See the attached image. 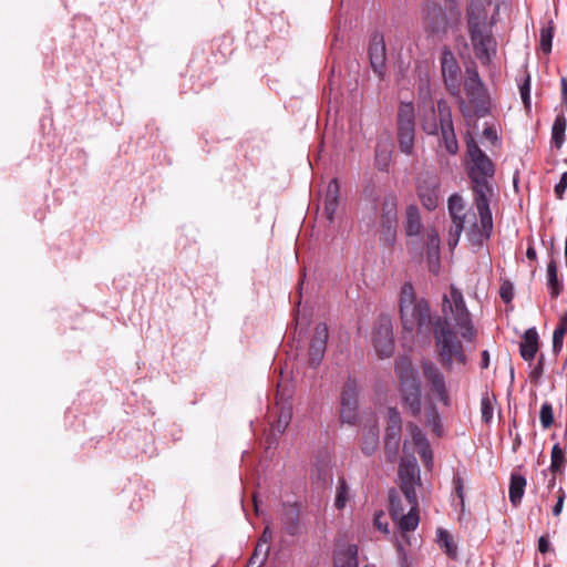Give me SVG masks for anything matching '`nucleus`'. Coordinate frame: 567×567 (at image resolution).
Segmentation results:
<instances>
[{
  "label": "nucleus",
  "instance_id": "nucleus-1",
  "mask_svg": "<svg viewBox=\"0 0 567 567\" xmlns=\"http://www.w3.org/2000/svg\"><path fill=\"white\" fill-rule=\"evenodd\" d=\"M399 311L405 332L423 337L433 333L437 361L446 371L467 364L463 341H474L476 330L463 293L454 285L443 296V316H433L429 301L417 298L413 285L404 282L400 291Z\"/></svg>",
  "mask_w": 567,
  "mask_h": 567
},
{
  "label": "nucleus",
  "instance_id": "nucleus-2",
  "mask_svg": "<svg viewBox=\"0 0 567 567\" xmlns=\"http://www.w3.org/2000/svg\"><path fill=\"white\" fill-rule=\"evenodd\" d=\"M466 173L471 181L473 202L477 209L481 224V236L489 239L493 231V216L489 203L494 196V187L491 183L495 175V165L483 152L476 142L471 138L466 142Z\"/></svg>",
  "mask_w": 567,
  "mask_h": 567
},
{
  "label": "nucleus",
  "instance_id": "nucleus-3",
  "mask_svg": "<svg viewBox=\"0 0 567 567\" xmlns=\"http://www.w3.org/2000/svg\"><path fill=\"white\" fill-rule=\"evenodd\" d=\"M467 32L475 56L483 64H489L496 53V40L493 35L495 22L488 18L484 0H468L466 6Z\"/></svg>",
  "mask_w": 567,
  "mask_h": 567
},
{
  "label": "nucleus",
  "instance_id": "nucleus-4",
  "mask_svg": "<svg viewBox=\"0 0 567 567\" xmlns=\"http://www.w3.org/2000/svg\"><path fill=\"white\" fill-rule=\"evenodd\" d=\"M394 371L399 379V392L402 402L413 416H417L422 410V394L416 369L409 357H401L395 361Z\"/></svg>",
  "mask_w": 567,
  "mask_h": 567
},
{
  "label": "nucleus",
  "instance_id": "nucleus-5",
  "mask_svg": "<svg viewBox=\"0 0 567 567\" xmlns=\"http://www.w3.org/2000/svg\"><path fill=\"white\" fill-rule=\"evenodd\" d=\"M462 20L452 18L451 12L436 0H424L422 6V23L429 37H444L449 31L460 28Z\"/></svg>",
  "mask_w": 567,
  "mask_h": 567
},
{
  "label": "nucleus",
  "instance_id": "nucleus-6",
  "mask_svg": "<svg viewBox=\"0 0 567 567\" xmlns=\"http://www.w3.org/2000/svg\"><path fill=\"white\" fill-rule=\"evenodd\" d=\"M377 217L379 223V241L389 248L396 243L398 236V196L394 192L383 195L380 206L377 208Z\"/></svg>",
  "mask_w": 567,
  "mask_h": 567
},
{
  "label": "nucleus",
  "instance_id": "nucleus-7",
  "mask_svg": "<svg viewBox=\"0 0 567 567\" xmlns=\"http://www.w3.org/2000/svg\"><path fill=\"white\" fill-rule=\"evenodd\" d=\"M441 73L446 91L458 100L460 109L465 117L470 116L465 100L461 95V66L453 51L443 47L440 56Z\"/></svg>",
  "mask_w": 567,
  "mask_h": 567
},
{
  "label": "nucleus",
  "instance_id": "nucleus-8",
  "mask_svg": "<svg viewBox=\"0 0 567 567\" xmlns=\"http://www.w3.org/2000/svg\"><path fill=\"white\" fill-rule=\"evenodd\" d=\"M398 142L400 151L405 155H412L415 138V112L413 103L402 102L396 116Z\"/></svg>",
  "mask_w": 567,
  "mask_h": 567
},
{
  "label": "nucleus",
  "instance_id": "nucleus-9",
  "mask_svg": "<svg viewBox=\"0 0 567 567\" xmlns=\"http://www.w3.org/2000/svg\"><path fill=\"white\" fill-rule=\"evenodd\" d=\"M464 90L474 115L477 117L486 116L489 113V97L476 68L466 69Z\"/></svg>",
  "mask_w": 567,
  "mask_h": 567
},
{
  "label": "nucleus",
  "instance_id": "nucleus-10",
  "mask_svg": "<svg viewBox=\"0 0 567 567\" xmlns=\"http://www.w3.org/2000/svg\"><path fill=\"white\" fill-rule=\"evenodd\" d=\"M423 377L430 388V391L446 408L451 406V396L446 385L445 377L441 369L431 360L421 361Z\"/></svg>",
  "mask_w": 567,
  "mask_h": 567
},
{
  "label": "nucleus",
  "instance_id": "nucleus-11",
  "mask_svg": "<svg viewBox=\"0 0 567 567\" xmlns=\"http://www.w3.org/2000/svg\"><path fill=\"white\" fill-rule=\"evenodd\" d=\"M358 395L359 384L354 378L349 377L344 382L340 394V421L354 425L358 422Z\"/></svg>",
  "mask_w": 567,
  "mask_h": 567
},
{
  "label": "nucleus",
  "instance_id": "nucleus-12",
  "mask_svg": "<svg viewBox=\"0 0 567 567\" xmlns=\"http://www.w3.org/2000/svg\"><path fill=\"white\" fill-rule=\"evenodd\" d=\"M373 346L381 358H389L394 351V338L391 318L381 316L373 329Z\"/></svg>",
  "mask_w": 567,
  "mask_h": 567
},
{
  "label": "nucleus",
  "instance_id": "nucleus-13",
  "mask_svg": "<svg viewBox=\"0 0 567 567\" xmlns=\"http://www.w3.org/2000/svg\"><path fill=\"white\" fill-rule=\"evenodd\" d=\"M436 110L443 145L449 154L455 155L458 152V143L454 132L451 107L445 100H440L436 103Z\"/></svg>",
  "mask_w": 567,
  "mask_h": 567
},
{
  "label": "nucleus",
  "instance_id": "nucleus-14",
  "mask_svg": "<svg viewBox=\"0 0 567 567\" xmlns=\"http://www.w3.org/2000/svg\"><path fill=\"white\" fill-rule=\"evenodd\" d=\"M398 474L401 481V491L404 499L417 498L415 487L420 484V468L415 457L402 458Z\"/></svg>",
  "mask_w": 567,
  "mask_h": 567
},
{
  "label": "nucleus",
  "instance_id": "nucleus-15",
  "mask_svg": "<svg viewBox=\"0 0 567 567\" xmlns=\"http://www.w3.org/2000/svg\"><path fill=\"white\" fill-rule=\"evenodd\" d=\"M402 432V420L395 408L388 411V426L384 435V451L389 461L393 462L399 453Z\"/></svg>",
  "mask_w": 567,
  "mask_h": 567
},
{
  "label": "nucleus",
  "instance_id": "nucleus-16",
  "mask_svg": "<svg viewBox=\"0 0 567 567\" xmlns=\"http://www.w3.org/2000/svg\"><path fill=\"white\" fill-rule=\"evenodd\" d=\"M417 195L422 205L433 210L437 207L440 199V181L437 176L426 175L420 178L417 184Z\"/></svg>",
  "mask_w": 567,
  "mask_h": 567
},
{
  "label": "nucleus",
  "instance_id": "nucleus-17",
  "mask_svg": "<svg viewBox=\"0 0 567 567\" xmlns=\"http://www.w3.org/2000/svg\"><path fill=\"white\" fill-rule=\"evenodd\" d=\"M370 64L374 73L382 76L385 70L386 49L384 38L381 33L372 34L369 45Z\"/></svg>",
  "mask_w": 567,
  "mask_h": 567
},
{
  "label": "nucleus",
  "instance_id": "nucleus-18",
  "mask_svg": "<svg viewBox=\"0 0 567 567\" xmlns=\"http://www.w3.org/2000/svg\"><path fill=\"white\" fill-rule=\"evenodd\" d=\"M328 327L326 323L317 324L309 348L310 365L316 368L320 364L327 349Z\"/></svg>",
  "mask_w": 567,
  "mask_h": 567
},
{
  "label": "nucleus",
  "instance_id": "nucleus-19",
  "mask_svg": "<svg viewBox=\"0 0 567 567\" xmlns=\"http://www.w3.org/2000/svg\"><path fill=\"white\" fill-rule=\"evenodd\" d=\"M300 515L301 507L298 503L284 505V509L280 516V523L282 526V530L286 534L290 536H297L300 534Z\"/></svg>",
  "mask_w": 567,
  "mask_h": 567
},
{
  "label": "nucleus",
  "instance_id": "nucleus-20",
  "mask_svg": "<svg viewBox=\"0 0 567 567\" xmlns=\"http://www.w3.org/2000/svg\"><path fill=\"white\" fill-rule=\"evenodd\" d=\"M440 237L435 229L426 233V260L429 271L437 275L440 270Z\"/></svg>",
  "mask_w": 567,
  "mask_h": 567
},
{
  "label": "nucleus",
  "instance_id": "nucleus-21",
  "mask_svg": "<svg viewBox=\"0 0 567 567\" xmlns=\"http://www.w3.org/2000/svg\"><path fill=\"white\" fill-rule=\"evenodd\" d=\"M449 213L452 220V229L454 234H462L464 229V218H465V204L461 195L453 194L449 198Z\"/></svg>",
  "mask_w": 567,
  "mask_h": 567
},
{
  "label": "nucleus",
  "instance_id": "nucleus-22",
  "mask_svg": "<svg viewBox=\"0 0 567 567\" xmlns=\"http://www.w3.org/2000/svg\"><path fill=\"white\" fill-rule=\"evenodd\" d=\"M340 185L337 178H332L327 187L323 200V214L329 223L334 219L336 212L339 207Z\"/></svg>",
  "mask_w": 567,
  "mask_h": 567
},
{
  "label": "nucleus",
  "instance_id": "nucleus-23",
  "mask_svg": "<svg viewBox=\"0 0 567 567\" xmlns=\"http://www.w3.org/2000/svg\"><path fill=\"white\" fill-rule=\"evenodd\" d=\"M409 508V512L398 517V525L402 534L408 532H413L420 522L419 517V502L417 498H414L413 502L411 499H405Z\"/></svg>",
  "mask_w": 567,
  "mask_h": 567
},
{
  "label": "nucleus",
  "instance_id": "nucleus-24",
  "mask_svg": "<svg viewBox=\"0 0 567 567\" xmlns=\"http://www.w3.org/2000/svg\"><path fill=\"white\" fill-rule=\"evenodd\" d=\"M538 340V333L535 328H529L525 331L519 344V353L525 361L532 362L535 359L539 347Z\"/></svg>",
  "mask_w": 567,
  "mask_h": 567
},
{
  "label": "nucleus",
  "instance_id": "nucleus-25",
  "mask_svg": "<svg viewBox=\"0 0 567 567\" xmlns=\"http://www.w3.org/2000/svg\"><path fill=\"white\" fill-rule=\"evenodd\" d=\"M526 478L518 474V473H512L511 474V481H509V488H508V497L509 502L514 507H518L522 503L525 487H526Z\"/></svg>",
  "mask_w": 567,
  "mask_h": 567
},
{
  "label": "nucleus",
  "instance_id": "nucleus-26",
  "mask_svg": "<svg viewBox=\"0 0 567 567\" xmlns=\"http://www.w3.org/2000/svg\"><path fill=\"white\" fill-rule=\"evenodd\" d=\"M333 565L334 567H359L358 546L348 545L346 548L337 550Z\"/></svg>",
  "mask_w": 567,
  "mask_h": 567
},
{
  "label": "nucleus",
  "instance_id": "nucleus-27",
  "mask_svg": "<svg viewBox=\"0 0 567 567\" xmlns=\"http://www.w3.org/2000/svg\"><path fill=\"white\" fill-rule=\"evenodd\" d=\"M422 221L419 208L415 205L406 207L404 230L408 237L419 236L422 230Z\"/></svg>",
  "mask_w": 567,
  "mask_h": 567
},
{
  "label": "nucleus",
  "instance_id": "nucleus-28",
  "mask_svg": "<svg viewBox=\"0 0 567 567\" xmlns=\"http://www.w3.org/2000/svg\"><path fill=\"white\" fill-rule=\"evenodd\" d=\"M392 158V144L389 141L378 142L375 146L374 166L380 172H386Z\"/></svg>",
  "mask_w": 567,
  "mask_h": 567
},
{
  "label": "nucleus",
  "instance_id": "nucleus-29",
  "mask_svg": "<svg viewBox=\"0 0 567 567\" xmlns=\"http://www.w3.org/2000/svg\"><path fill=\"white\" fill-rule=\"evenodd\" d=\"M547 288L551 298H557L563 291V284L558 279L557 264L554 259L547 265Z\"/></svg>",
  "mask_w": 567,
  "mask_h": 567
},
{
  "label": "nucleus",
  "instance_id": "nucleus-30",
  "mask_svg": "<svg viewBox=\"0 0 567 567\" xmlns=\"http://www.w3.org/2000/svg\"><path fill=\"white\" fill-rule=\"evenodd\" d=\"M567 121L564 114H557L551 127V142L556 148H560L565 142Z\"/></svg>",
  "mask_w": 567,
  "mask_h": 567
},
{
  "label": "nucleus",
  "instance_id": "nucleus-31",
  "mask_svg": "<svg viewBox=\"0 0 567 567\" xmlns=\"http://www.w3.org/2000/svg\"><path fill=\"white\" fill-rule=\"evenodd\" d=\"M566 463L567 460L565 456V451L560 447L559 443L554 444L551 449L549 466V471L551 472V474H561L566 466Z\"/></svg>",
  "mask_w": 567,
  "mask_h": 567
},
{
  "label": "nucleus",
  "instance_id": "nucleus-32",
  "mask_svg": "<svg viewBox=\"0 0 567 567\" xmlns=\"http://www.w3.org/2000/svg\"><path fill=\"white\" fill-rule=\"evenodd\" d=\"M436 537L437 544L442 549H444L446 555L450 557H455L457 553V547L453 540L452 535L446 529L439 528L436 532Z\"/></svg>",
  "mask_w": 567,
  "mask_h": 567
},
{
  "label": "nucleus",
  "instance_id": "nucleus-33",
  "mask_svg": "<svg viewBox=\"0 0 567 567\" xmlns=\"http://www.w3.org/2000/svg\"><path fill=\"white\" fill-rule=\"evenodd\" d=\"M466 475V468L464 466H457L453 472V486L454 493L460 499V504L463 507L465 502V489H464V477Z\"/></svg>",
  "mask_w": 567,
  "mask_h": 567
},
{
  "label": "nucleus",
  "instance_id": "nucleus-34",
  "mask_svg": "<svg viewBox=\"0 0 567 567\" xmlns=\"http://www.w3.org/2000/svg\"><path fill=\"white\" fill-rule=\"evenodd\" d=\"M379 445V432L375 427H371L363 436L361 450L363 454L372 455Z\"/></svg>",
  "mask_w": 567,
  "mask_h": 567
},
{
  "label": "nucleus",
  "instance_id": "nucleus-35",
  "mask_svg": "<svg viewBox=\"0 0 567 567\" xmlns=\"http://www.w3.org/2000/svg\"><path fill=\"white\" fill-rule=\"evenodd\" d=\"M553 38H554V25H553V22L550 21L547 25H544L540 29V33H539L540 49L545 54H548L551 52Z\"/></svg>",
  "mask_w": 567,
  "mask_h": 567
},
{
  "label": "nucleus",
  "instance_id": "nucleus-36",
  "mask_svg": "<svg viewBox=\"0 0 567 567\" xmlns=\"http://www.w3.org/2000/svg\"><path fill=\"white\" fill-rule=\"evenodd\" d=\"M425 422L431 430L437 435L442 432V424L439 411L435 406H432L425 414Z\"/></svg>",
  "mask_w": 567,
  "mask_h": 567
},
{
  "label": "nucleus",
  "instance_id": "nucleus-37",
  "mask_svg": "<svg viewBox=\"0 0 567 567\" xmlns=\"http://www.w3.org/2000/svg\"><path fill=\"white\" fill-rule=\"evenodd\" d=\"M406 427L411 434L413 443L417 449L430 444L425 434L416 424L410 422L408 423Z\"/></svg>",
  "mask_w": 567,
  "mask_h": 567
},
{
  "label": "nucleus",
  "instance_id": "nucleus-38",
  "mask_svg": "<svg viewBox=\"0 0 567 567\" xmlns=\"http://www.w3.org/2000/svg\"><path fill=\"white\" fill-rule=\"evenodd\" d=\"M436 109L432 107L431 116L422 121V130L429 135H436L440 132V118L435 117Z\"/></svg>",
  "mask_w": 567,
  "mask_h": 567
},
{
  "label": "nucleus",
  "instance_id": "nucleus-39",
  "mask_svg": "<svg viewBox=\"0 0 567 567\" xmlns=\"http://www.w3.org/2000/svg\"><path fill=\"white\" fill-rule=\"evenodd\" d=\"M540 424L544 429H549L554 423L553 406L549 402H544L539 412Z\"/></svg>",
  "mask_w": 567,
  "mask_h": 567
},
{
  "label": "nucleus",
  "instance_id": "nucleus-40",
  "mask_svg": "<svg viewBox=\"0 0 567 567\" xmlns=\"http://www.w3.org/2000/svg\"><path fill=\"white\" fill-rule=\"evenodd\" d=\"M390 514L394 520L404 514L402 498L394 493H390Z\"/></svg>",
  "mask_w": 567,
  "mask_h": 567
},
{
  "label": "nucleus",
  "instance_id": "nucleus-41",
  "mask_svg": "<svg viewBox=\"0 0 567 567\" xmlns=\"http://www.w3.org/2000/svg\"><path fill=\"white\" fill-rule=\"evenodd\" d=\"M348 499V485L344 480H341L339 482V485L337 487V495L334 505L338 509H342L346 506Z\"/></svg>",
  "mask_w": 567,
  "mask_h": 567
},
{
  "label": "nucleus",
  "instance_id": "nucleus-42",
  "mask_svg": "<svg viewBox=\"0 0 567 567\" xmlns=\"http://www.w3.org/2000/svg\"><path fill=\"white\" fill-rule=\"evenodd\" d=\"M261 547H262V545L260 543L256 546L254 554L249 558L246 567H261L265 564L267 555H268V548L264 553L262 557H260L259 553L261 550Z\"/></svg>",
  "mask_w": 567,
  "mask_h": 567
},
{
  "label": "nucleus",
  "instance_id": "nucleus-43",
  "mask_svg": "<svg viewBox=\"0 0 567 567\" xmlns=\"http://www.w3.org/2000/svg\"><path fill=\"white\" fill-rule=\"evenodd\" d=\"M493 404L488 396H485L481 401V412H482V420L485 423H489V421L493 419Z\"/></svg>",
  "mask_w": 567,
  "mask_h": 567
},
{
  "label": "nucleus",
  "instance_id": "nucleus-44",
  "mask_svg": "<svg viewBox=\"0 0 567 567\" xmlns=\"http://www.w3.org/2000/svg\"><path fill=\"white\" fill-rule=\"evenodd\" d=\"M499 296L502 300L509 303L514 298V287L511 281H504L499 288Z\"/></svg>",
  "mask_w": 567,
  "mask_h": 567
},
{
  "label": "nucleus",
  "instance_id": "nucleus-45",
  "mask_svg": "<svg viewBox=\"0 0 567 567\" xmlns=\"http://www.w3.org/2000/svg\"><path fill=\"white\" fill-rule=\"evenodd\" d=\"M520 97L526 109L530 107V78L527 76L519 86Z\"/></svg>",
  "mask_w": 567,
  "mask_h": 567
},
{
  "label": "nucleus",
  "instance_id": "nucleus-46",
  "mask_svg": "<svg viewBox=\"0 0 567 567\" xmlns=\"http://www.w3.org/2000/svg\"><path fill=\"white\" fill-rule=\"evenodd\" d=\"M443 8L451 12L452 18H460L462 20L461 0H444Z\"/></svg>",
  "mask_w": 567,
  "mask_h": 567
},
{
  "label": "nucleus",
  "instance_id": "nucleus-47",
  "mask_svg": "<svg viewBox=\"0 0 567 567\" xmlns=\"http://www.w3.org/2000/svg\"><path fill=\"white\" fill-rule=\"evenodd\" d=\"M373 524L380 532H382L384 534L389 533V525L386 522V517L382 511H379L374 514Z\"/></svg>",
  "mask_w": 567,
  "mask_h": 567
},
{
  "label": "nucleus",
  "instance_id": "nucleus-48",
  "mask_svg": "<svg viewBox=\"0 0 567 567\" xmlns=\"http://www.w3.org/2000/svg\"><path fill=\"white\" fill-rule=\"evenodd\" d=\"M567 189V172L563 173L559 182L556 184L554 192L558 199H563Z\"/></svg>",
  "mask_w": 567,
  "mask_h": 567
},
{
  "label": "nucleus",
  "instance_id": "nucleus-49",
  "mask_svg": "<svg viewBox=\"0 0 567 567\" xmlns=\"http://www.w3.org/2000/svg\"><path fill=\"white\" fill-rule=\"evenodd\" d=\"M557 494H558L557 495V502H556V504L553 507V515L554 516H559L561 514L564 502H565V498H566V493H565V491H564V488L561 486L558 488Z\"/></svg>",
  "mask_w": 567,
  "mask_h": 567
},
{
  "label": "nucleus",
  "instance_id": "nucleus-50",
  "mask_svg": "<svg viewBox=\"0 0 567 567\" xmlns=\"http://www.w3.org/2000/svg\"><path fill=\"white\" fill-rule=\"evenodd\" d=\"M290 419H291V411L290 410L282 411L278 419V422H277V430L279 432H284L286 430L287 425L289 424Z\"/></svg>",
  "mask_w": 567,
  "mask_h": 567
},
{
  "label": "nucleus",
  "instance_id": "nucleus-51",
  "mask_svg": "<svg viewBox=\"0 0 567 567\" xmlns=\"http://www.w3.org/2000/svg\"><path fill=\"white\" fill-rule=\"evenodd\" d=\"M363 196L368 200L375 202L378 197V188L375 184H368L363 189Z\"/></svg>",
  "mask_w": 567,
  "mask_h": 567
},
{
  "label": "nucleus",
  "instance_id": "nucleus-52",
  "mask_svg": "<svg viewBox=\"0 0 567 567\" xmlns=\"http://www.w3.org/2000/svg\"><path fill=\"white\" fill-rule=\"evenodd\" d=\"M417 450H419V454H420L422 461L424 462V464L426 466L432 465V451H431L430 444L419 447Z\"/></svg>",
  "mask_w": 567,
  "mask_h": 567
},
{
  "label": "nucleus",
  "instance_id": "nucleus-53",
  "mask_svg": "<svg viewBox=\"0 0 567 567\" xmlns=\"http://www.w3.org/2000/svg\"><path fill=\"white\" fill-rule=\"evenodd\" d=\"M564 337H565V334H563L560 331H555L554 330V333H553V351L555 353L560 352V350L563 349Z\"/></svg>",
  "mask_w": 567,
  "mask_h": 567
},
{
  "label": "nucleus",
  "instance_id": "nucleus-54",
  "mask_svg": "<svg viewBox=\"0 0 567 567\" xmlns=\"http://www.w3.org/2000/svg\"><path fill=\"white\" fill-rule=\"evenodd\" d=\"M483 135L485 138L492 142V144H495L498 140L497 131L494 126H486L483 130Z\"/></svg>",
  "mask_w": 567,
  "mask_h": 567
},
{
  "label": "nucleus",
  "instance_id": "nucleus-55",
  "mask_svg": "<svg viewBox=\"0 0 567 567\" xmlns=\"http://www.w3.org/2000/svg\"><path fill=\"white\" fill-rule=\"evenodd\" d=\"M543 370H544V363H543V357H540L537 364L533 369L530 377L534 380L538 379L543 374Z\"/></svg>",
  "mask_w": 567,
  "mask_h": 567
},
{
  "label": "nucleus",
  "instance_id": "nucleus-56",
  "mask_svg": "<svg viewBox=\"0 0 567 567\" xmlns=\"http://www.w3.org/2000/svg\"><path fill=\"white\" fill-rule=\"evenodd\" d=\"M538 550L546 554L549 550V539L547 536H540L538 539Z\"/></svg>",
  "mask_w": 567,
  "mask_h": 567
},
{
  "label": "nucleus",
  "instance_id": "nucleus-57",
  "mask_svg": "<svg viewBox=\"0 0 567 567\" xmlns=\"http://www.w3.org/2000/svg\"><path fill=\"white\" fill-rule=\"evenodd\" d=\"M555 331H560L563 334L567 333V312L560 317L558 326L555 328Z\"/></svg>",
  "mask_w": 567,
  "mask_h": 567
},
{
  "label": "nucleus",
  "instance_id": "nucleus-58",
  "mask_svg": "<svg viewBox=\"0 0 567 567\" xmlns=\"http://www.w3.org/2000/svg\"><path fill=\"white\" fill-rule=\"evenodd\" d=\"M560 85H561V101L567 111V78H561Z\"/></svg>",
  "mask_w": 567,
  "mask_h": 567
},
{
  "label": "nucleus",
  "instance_id": "nucleus-59",
  "mask_svg": "<svg viewBox=\"0 0 567 567\" xmlns=\"http://www.w3.org/2000/svg\"><path fill=\"white\" fill-rule=\"evenodd\" d=\"M461 237V234L456 235L454 234L453 229L451 228L450 229V239H449V245L452 247V246H456L457 243H458V239Z\"/></svg>",
  "mask_w": 567,
  "mask_h": 567
},
{
  "label": "nucleus",
  "instance_id": "nucleus-60",
  "mask_svg": "<svg viewBox=\"0 0 567 567\" xmlns=\"http://www.w3.org/2000/svg\"><path fill=\"white\" fill-rule=\"evenodd\" d=\"M526 257L529 259V260H536L537 258V252H536V249L529 245L527 247V250H526Z\"/></svg>",
  "mask_w": 567,
  "mask_h": 567
},
{
  "label": "nucleus",
  "instance_id": "nucleus-61",
  "mask_svg": "<svg viewBox=\"0 0 567 567\" xmlns=\"http://www.w3.org/2000/svg\"><path fill=\"white\" fill-rule=\"evenodd\" d=\"M488 363H489V354H488L487 350H484L482 352V362H481L482 369H486L488 367Z\"/></svg>",
  "mask_w": 567,
  "mask_h": 567
},
{
  "label": "nucleus",
  "instance_id": "nucleus-62",
  "mask_svg": "<svg viewBox=\"0 0 567 567\" xmlns=\"http://www.w3.org/2000/svg\"><path fill=\"white\" fill-rule=\"evenodd\" d=\"M271 539V534H270V530H269V527L267 526L261 535V538L260 540L264 543V544H267L269 543Z\"/></svg>",
  "mask_w": 567,
  "mask_h": 567
},
{
  "label": "nucleus",
  "instance_id": "nucleus-63",
  "mask_svg": "<svg viewBox=\"0 0 567 567\" xmlns=\"http://www.w3.org/2000/svg\"><path fill=\"white\" fill-rule=\"evenodd\" d=\"M555 485H556V475L553 474L551 478L548 481L547 487L554 488Z\"/></svg>",
  "mask_w": 567,
  "mask_h": 567
},
{
  "label": "nucleus",
  "instance_id": "nucleus-64",
  "mask_svg": "<svg viewBox=\"0 0 567 567\" xmlns=\"http://www.w3.org/2000/svg\"><path fill=\"white\" fill-rule=\"evenodd\" d=\"M254 503H255V509H256V513H258V505H257L256 497H254Z\"/></svg>",
  "mask_w": 567,
  "mask_h": 567
}]
</instances>
